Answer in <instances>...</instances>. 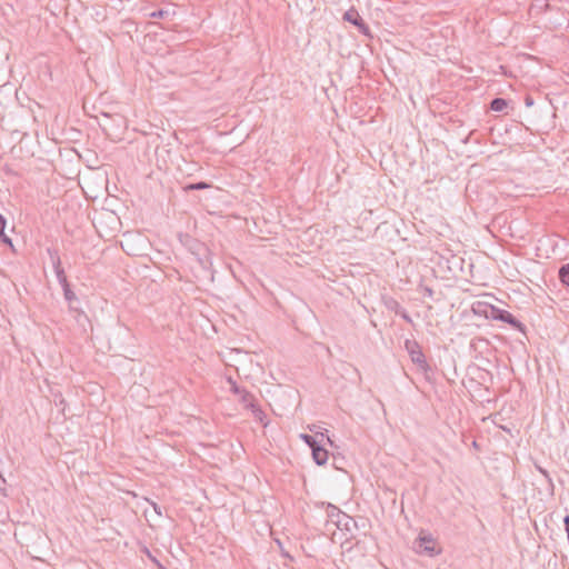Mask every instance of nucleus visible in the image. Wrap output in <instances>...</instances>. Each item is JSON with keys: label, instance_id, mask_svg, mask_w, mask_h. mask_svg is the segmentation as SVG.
<instances>
[{"label": "nucleus", "instance_id": "obj_1", "mask_svg": "<svg viewBox=\"0 0 569 569\" xmlns=\"http://www.w3.org/2000/svg\"><path fill=\"white\" fill-rule=\"evenodd\" d=\"M476 312H482L488 319L506 322L510 325L513 329L520 332H525V325L507 310L500 309L492 305L479 303L478 310H476Z\"/></svg>", "mask_w": 569, "mask_h": 569}, {"label": "nucleus", "instance_id": "obj_2", "mask_svg": "<svg viewBox=\"0 0 569 569\" xmlns=\"http://www.w3.org/2000/svg\"><path fill=\"white\" fill-rule=\"evenodd\" d=\"M405 349L408 352L411 362L423 373H428L431 371V367L428 363L426 356L422 351L421 346L415 339H406L405 340Z\"/></svg>", "mask_w": 569, "mask_h": 569}, {"label": "nucleus", "instance_id": "obj_3", "mask_svg": "<svg viewBox=\"0 0 569 569\" xmlns=\"http://www.w3.org/2000/svg\"><path fill=\"white\" fill-rule=\"evenodd\" d=\"M418 546L421 549V552L433 557L440 553V549L436 548V541L431 535H419L418 537Z\"/></svg>", "mask_w": 569, "mask_h": 569}, {"label": "nucleus", "instance_id": "obj_4", "mask_svg": "<svg viewBox=\"0 0 569 569\" xmlns=\"http://www.w3.org/2000/svg\"><path fill=\"white\" fill-rule=\"evenodd\" d=\"M50 256H51V260H52V266H53V269H54V273H56V277L58 279V282L60 283V286L63 288L68 287L70 283L67 279V276L64 273V270L63 268L61 267V260H60V257L58 254V251L57 250H48Z\"/></svg>", "mask_w": 569, "mask_h": 569}, {"label": "nucleus", "instance_id": "obj_5", "mask_svg": "<svg viewBox=\"0 0 569 569\" xmlns=\"http://www.w3.org/2000/svg\"><path fill=\"white\" fill-rule=\"evenodd\" d=\"M343 19L357 26L363 33H367L368 26L363 22L362 18L359 16L357 10L350 9L346 11V13L343 14Z\"/></svg>", "mask_w": 569, "mask_h": 569}, {"label": "nucleus", "instance_id": "obj_6", "mask_svg": "<svg viewBox=\"0 0 569 569\" xmlns=\"http://www.w3.org/2000/svg\"><path fill=\"white\" fill-rule=\"evenodd\" d=\"M62 290H63L64 299L69 303L70 310L77 312L79 316L86 317V315L77 306L79 300H78L76 293L71 290L70 284L68 287L63 288Z\"/></svg>", "mask_w": 569, "mask_h": 569}, {"label": "nucleus", "instance_id": "obj_7", "mask_svg": "<svg viewBox=\"0 0 569 569\" xmlns=\"http://www.w3.org/2000/svg\"><path fill=\"white\" fill-rule=\"evenodd\" d=\"M311 453H312L313 461L318 466L325 465L328 460V456H329L328 450L325 449L320 443L315 446V448L311 449Z\"/></svg>", "mask_w": 569, "mask_h": 569}, {"label": "nucleus", "instance_id": "obj_8", "mask_svg": "<svg viewBox=\"0 0 569 569\" xmlns=\"http://www.w3.org/2000/svg\"><path fill=\"white\" fill-rule=\"evenodd\" d=\"M337 528L340 529V530H347V531H350L351 530V526L356 527V521L353 520L352 517L348 516V515H343V516H340V519H337Z\"/></svg>", "mask_w": 569, "mask_h": 569}, {"label": "nucleus", "instance_id": "obj_9", "mask_svg": "<svg viewBox=\"0 0 569 569\" xmlns=\"http://www.w3.org/2000/svg\"><path fill=\"white\" fill-rule=\"evenodd\" d=\"M238 396L240 397V402L246 409H251L254 408V406H257L254 397L246 389H243Z\"/></svg>", "mask_w": 569, "mask_h": 569}, {"label": "nucleus", "instance_id": "obj_10", "mask_svg": "<svg viewBox=\"0 0 569 569\" xmlns=\"http://www.w3.org/2000/svg\"><path fill=\"white\" fill-rule=\"evenodd\" d=\"M345 512H342L339 508L336 506L328 503L327 506V517L328 520L335 525H337V519H340V516H343Z\"/></svg>", "mask_w": 569, "mask_h": 569}, {"label": "nucleus", "instance_id": "obj_11", "mask_svg": "<svg viewBox=\"0 0 569 569\" xmlns=\"http://www.w3.org/2000/svg\"><path fill=\"white\" fill-rule=\"evenodd\" d=\"M508 107V101L503 98H495L490 102V109L496 112H501Z\"/></svg>", "mask_w": 569, "mask_h": 569}, {"label": "nucleus", "instance_id": "obj_12", "mask_svg": "<svg viewBox=\"0 0 569 569\" xmlns=\"http://www.w3.org/2000/svg\"><path fill=\"white\" fill-rule=\"evenodd\" d=\"M558 277L563 286L569 287V263L560 267Z\"/></svg>", "mask_w": 569, "mask_h": 569}, {"label": "nucleus", "instance_id": "obj_13", "mask_svg": "<svg viewBox=\"0 0 569 569\" xmlns=\"http://www.w3.org/2000/svg\"><path fill=\"white\" fill-rule=\"evenodd\" d=\"M386 307H387L389 310L393 311L396 315H399V313L401 312V310L403 309V308L401 307V305H400L397 300H395V299H392V298H390V299H388V300L386 301Z\"/></svg>", "mask_w": 569, "mask_h": 569}, {"label": "nucleus", "instance_id": "obj_14", "mask_svg": "<svg viewBox=\"0 0 569 569\" xmlns=\"http://www.w3.org/2000/svg\"><path fill=\"white\" fill-rule=\"evenodd\" d=\"M210 187H211L210 183H207L204 181H200V182L187 184L184 187V190L186 191H190V190H204V189H209Z\"/></svg>", "mask_w": 569, "mask_h": 569}, {"label": "nucleus", "instance_id": "obj_15", "mask_svg": "<svg viewBox=\"0 0 569 569\" xmlns=\"http://www.w3.org/2000/svg\"><path fill=\"white\" fill-rule=\"evenodd\" d=\"M301 439L310 447V449L315 448V446L319 445L313 436L302 433Z\"/></svg>", "mask_w": 569, "mask_h": 569}, {"label": "nucleus", "instance_id": "obj_16", "mask_svg": "<svg viewBox=\"0 0 569 569\" xmlns=\"http://www.w3.org/2000/svg\"><path fill=\"white\" fill-rule=\"evenodd\" d=\"M250 410L252 411L256 419H258L260 422H263L266 413L258 406H254V408H251Z\"/></svg>", "mask_w": 569, "mask_h": 569}, {"label": "nucleus", "instance_id": "obj_17", "mask_svg": "<svg viewBox=\"0 0 569 569\" xmlns=\"http://www.w3.org/2000/svg\"><path fill=\"white\" fill-rule=\"evenodd\" d=\"M228 382L230 383V390L236 393V395H239L243 389H241L237 382L234 380H232L231 378L228 379Z\"/></svg>", "mask_w": 569, "mask_h": 569}, {"label": "nucleus", "instance_id": "obj_18", "mask_svg": "<svg viewBox=\"0 0 569 569\" xmlns=\"http://www.w3.org/2000/svg\"><path fill=\"white\" fill-rule=\"evenodd\" d=\"M167 14V11L164 10H157L150 14L151 18H158L161 19Z\"/></svg>", "mask_w": 569, "mask_h": 569}, {"label": "nucleus", "instance_id": "obj_19", "mask_svg": "<svg viewBox=\"0 0 569 569\" xmlns=\"http://www.w3.org/2000/svg\"><path fill=\"white\" fill-rule=\"evenodd\" d=\"M0 240L12 247V240L4 233V230H2V234L0 236Z\"/></svg>", "mask_w": 569, "mask_h": 569}, {"label": "nucleus", "instance_id": "obj_20", "mask_svg": "<svg viewBox=\"0 0 569 569\" xmlns=\"http://www.w3.org/2000/svg\"><path fill=\"white\" fill-rule=\"evenodd\" d=\"M399 316L405 320L407 321L408 323H412V319L411 317L408 315V312L402 309L401 312L399 313Z\"/></svg>", "mask_w": 569, "mask_h": 569}, {"label": "nucleus", "instance_id": "obj_21", "mask_svg": "<svg viewBox=\"0 0 569 569\" xmlns=\"http://www.w3.org/2000/svg\"><path fill=\"white\" fill-rule=\"evenodd\" d=\"M7 219L0 213V236L2 234V230L6 229Z\"/></svg>", "mask_w": 569, "mask_h": 569}, {"label": "nucleus", "instance_id": "obj_22", "mask_svg": "<svg viewBox=\"0 0 569 569\" xmlns=\"http://www.w3.org/2000/svg\"><path fill=\"white\" fill-rule=\"evenodd\" d=\"M533 102H535V101H533V98H532L531 96H529V94H528V96H526V98H525V104H526V107H531V106H533Z\"/></svg>", "mask_w": 569, "mask_h": 569}, {"label": "nucleus", "instance_id": "obj_23", "mask_svg": "<svg viewBox=\"0 0 569 569\" xmlns=\"http://www.w3.org/2000/svg\"><path fill=\"white\" fill-rule=\"evenodd\" d=\"M423 293H425V296H427V297H429V298H432V296H433V290H432L431 288H429V287H425V288H423Z\"/></svg>", "mask_w": 569, "mask_h": 569}, {"label": "nucleus", "instance_id": "obj_24", "mask_svg": "<svg viewBox=\"0 0 569 569\" xmlns=\"http://www.w3.org/2000/svg\"><path fill=\"white\" fill-rule=\"evenodd\" d=\"M146 553L148 555V557H149L153 562H156V563H158V565H159V562L157 561V559L152 557V555L150 553V551H149L147 548H146Z\"/></svg>", "mask_w": 569, "mask_h": 569}, {"label": "nucleus", "instance_id": "obj_25", "mask_svg": "<svg viewBox=\"0 0 569 569\" xmlns=\"http://www.w3.org/2000/svg\"><path fill=\"white\" fill-rule=\"evenodd\" d=\"M153 507H154L156 512H157L158 515H161L160 508H159L157 505H153Z\"/></svg>", "mask_w": 569, "mask_h": 569}, {"label": "nucleus", "instance_id": "obj_26", "mask_svg": "<svg viewBox=\"0 0 569 569\" xmlns=\"http://www.w3.org/2000/svg\"><path fill=\"white\" fill-rule=\"evenodd\" d=\"M539 470H540V472H541L543 476L548 477V473H547V471H546V470H543V469H541V468H540Z\"/></svg>", "mask_w": 569, "mask_h": 569}]
</instances>
